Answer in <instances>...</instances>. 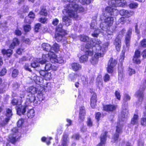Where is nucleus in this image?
Instances as JSON below:
<instances>
[{
	"label": "nucleus",
	"mask_w": 146,
	"mask_h": 146,
	"mask_svg": "<svg viewBox=\"0 0 146 146\" xmlns=\"http://www.w3.org/2000/svg\"><path fill=\"white\" fill-rule=\"evenodd\" d=\"M116 108V106L112 105H108L103 106L104 110L107 111H112Z\"/></svg>",
	"instance_id": "21"
},
{
	"label": "nucleus",
	"mask_w": 146,
	"mask_h": 146,
	"mask_svg": "<svg viewBox=\"0 0 146 146\" xmlns=\"http://www.w3.org/2000/svg\"><path fill=\"white\" fill-rule=\"evenodd\" d=\"M108 4L111 7H122L123 5L121 0H111L109 1Z\"/></svg>",
	"instance_id": "13"
},
{
	"label": "nucleus",
	"mask_w": 146,
	"mask_h": 146,
	"mask_svg": "<svg viewBox=\"0 0 146 146\" xmlns=\"http://www.w3.org/2000/svg\"><path fill=\"white\" fill-rule=\"evenodd\" d=\"M47 61V59H42V60H40L38 59L35 60L31 64V66L32 67L35 68L39 66V64L40 63L42 65L45 64Z\"/></svg>",
	"instance_id": "8"
},
{
	"label": "nucleus",
	"mask_w": 146,
	"mask_h": 146,
	"mask_svg": "<svg viewBox=\"0 0 146 146\" xmlns=\"http://www.w3.org/2000/svg\"><path fill=\"white\" fill-rule=\"evenodd\" d=\"M68 135L66 134H64L63 137L62 145L63 146H67L68 143Z\"/></svg>",
	"instance_id": "28"
},
{
	"label": "nucleus",
	"mask_w": 146,
	"mask_h": 146,
	"mask_svg": "<svg viewBox=\"0 0 146 146\" xmlns=\"http://www.w3.org/2000/svg\"><path fill=\"white\" fill-rule=\"evenodd\" d=\"M128 113V107L127 104L125 103H124L122 107L121 112L119 115V120L121 121V120L122 121L125 120L127 117Z\"/></svg>",
	"instance_id": "5"
},
{
	"label": "nucleus",
	"mask_w": 146,
	"mask_h": 146,
	"mask_svg": "<svg viewBox=\"0 0 146 146\" xmlns=\"http://www.w3.org/2000/svg\"><path fill=\"white\" fill-rule=\"evenodd\" d=\"M119 134L115 133L111 141V142L114 143L117 141L118 139Z\"/></svg>",
	"instance_id": "41"
},
{
	"label": "nucleus",
	"mask_w": 146,
	"mask_h": 146,
	"mask_svg": "<svg viewBox=\"0 0 146 146\" xmlns=\"http://www.w3.org/2000/svg\"><path fill=\"white\" fill-rule=\"evenodd\" d=\"M101 43V42L100 40L98 39H95L92 40L90 44H89V46L88 44L89 43H88L86 45L85 47L86 48H90L92 47L91 50L93 52H94L95 51H96V52H100L101 51L103 52V50L100 45Z\"/></svg>",
	"instance_id": "1"
},
{
	"label": "nucleus",
	"mask_w": 146,
	"mask_h": 146,
	"mask_svg": "<svg viewBox=\"0 0 146 146\" xmlns=\"http://www.w3.org/2000/svg\"><path fill=\"white\" fill-rule=\"evenodd\" d=\"M128 72L129 73V75L130 76L132 74H135V71L134 69L129 68Z\"/></svg>",
	"instance_id": "62"
},
{
	"label": "nucleus",
	"mask_w": 146,
	"mask_h": 146,
	"mask_svg": "<svg viewBox=\"0 0 146 146\" xmlns=\"http://www.w3.org/2000/svg\"><path fill=\"white\" fill-rule=\"evenodd\" d=\"M145 87L144 86H141L139 91L136 92L135 95L139 98V100H142L144 96L143 91L145 90Z\"/></svg>",
	"instance_id": "17"
},
{
	"label": "nucleus",
	"mask_w": 146,
	"mask_h": 146,
	"mask_svg": "<svg viewBox=\"0 0 146 146\" xmlns=\"http://www.w3.org/2000/svg\"><path fill=\"white\" fill-rule=\"evenodd\" d=\"M9 141L12 143H14L16 141V139L14 135H10L9 136Z\"/></svg>",
	"instance_id": "40"
},
{
	"label": "nucleus",
	"mask_w": 146,
	"mask_h": 146,
	"mask_svg": "<svg viewBox=\"0 0 146 146\" xmlns=\"http://www.w3.org/2000/svg\"><path fill=\"white\" fill-rule=\"evenodd\" d=\"M79 38L81 41L84 42H87L89 40V38L88 36L84 35H80L79 36Z\"/></svg>",
	"instance_id": "38"
},
{
	"label": "nucleus",
	"mask_w": 146,
	"mask_h": 146,
	"mask_svg": "<svg viewBox=\"0 0 146 146\" xmlns=\"http://www.w3.org/2000/svg\"><path fill=\"white\" fill-rule=\"evenodd\" d=\"M33 102L34 103L35 106H37L40 103V101L38 100V97H37V98H35V99Z\"/></svg>",
	"instance_id": "54"
},
{
	"label": "nucleus",
	"mask_w": 146,
	"mask_h": 146,
	"mask_svg": "<svg viewBox=\"0 0 146 146\" xmlns=\"http://www.w3.org/2000/svg\"><path fill=\"white\" fill-rule=\"evenodd\" d=\"M85 108L82 106L80 108L79 117L78 121L79 122H81L84 121L85 118Z\"/></svg>",
	"instance_id": "14"
},
{
	"label": "nucleus",
	"mask_w": 146,
	"mask_h": 146,
	"mask_svg": "<svg viewBox=\"0 0 146 146\" xmlns=\"http://www.w3.org/2000/svg\"><path fill=\"white\" fill-rule=\"evenodd\" d=\"M62 25L61 24H59L56 27V30L57 32H61L63 29H62Z\"/></svg>",
	"instance_id": "47"
},
{
	"label": "nucleus",
	"mask_w": 146,
	"mask_h": 146,
	"mask_svg": "<svg viewBox=\"0 0 146 146\" xmlns=\"http://www.w3.org/2000/svg\"><path fill=\"white\" fill-rule=\"evenodd\" d=\"M132 29L130 28L128 30L125 36V43L126 47L128 48L130 46V41L131 38V36L132 34Z\"/></svg>",
	"instance_id": "10"
},
{
	"label": "nucleus",
	"mask_w": 146,
	"mask_h": 146,
	"mask_svg": "<svg viewBox=\"0 0 146 146\" xmlns=\"http://www.w3.org/2000/svg\"><path fill=\"white\" fill-rule=\"evenodd\" d=\"M112 7L110 6L106 7L105 9V11L110 13L111 15H117L118 13V11L117 9L113 8Z\"/></svg>",
	"instance_id": "16"
},
{
	"label": "nucleus",
	"mask_w": 146,
	"mask_h": 146,
	"mask_svg": "<svg viewBox=\"0 0 146 146\" xmlns=\"http://www.w3.org/2000/svg\"><path fill=\"white\" fill-rule=\"evenodd\" d=\"M19 73L18 70L17 69H14L12 73V76L14 78L16 77L18 75Z\"/></svg>",
	"instance_id": "51"
},
{
	"label": "nucleus",
	"mask_w": 146,
	"mask_h": 146,
	"mask_svg": "<svg viewBox=\"0 0 146 146\" xmlns=\"http://www.w3.org/2000/svg\"><path fill=\"white\" fill-rule=\"evenodd\" d=\"M27 106H20L17 108V113L19 115H24L26 112Z\"/></svg>",
	"instance_id": "20"
},
{
	"label": "nucleus",
	"mask_w": 146,
	"mask_h": 146,
	"mask_svg": "<svg viewBox=\"0 0 146 146\" xmlns=\"http://www.w3.org/2000/svg\"><path fill=\"white\" fill-rule=\"evenodd\" d=\"M103 31L101 29H97L95 30L94 32L92 34V35L94 37H97L98 35L100 33H103L104 35V31H106L107 35H113V33L112 32L109 31Z\"/></svg>",
	"instance_id": "9"
},
{
	"label": "nucleus",
	"mask_w": 146,
	"mask_h": 146,
	"mask_svg": "<svg viewBox=\"0 0 146 146\" xmlns=\"http://www.w3.org/2000/svg\"><path fill=\"white\" fill-rule=\"evenodd\" d=\"M42 47L44 50L49 52L47 54L43 55V59L44 57H46L45 59L47 60L48 58H51L53 57L56 58V56L54 52L51 51V50L52 49V47L48 43H43L42 44Z\"/></svg>",
	"instance_id": "2"
},
{
	"label": "nucleus",
	"mask_w": 146,
	"mask_h": 146,
	"mask_svg": "<svg viewBox=\"0 0 146 146\" xmlns=\"http://www.w3.org/2000/svg\"><path fill=\"white\" fill-rule=\"evenodd\" d=\"M62 19L64 24L67 26L70 25L71 23V20L68 17L66 16H63Z\"/></svg>",
	"instance_id": "26"
},
{
	"label": "nucleus",
	"mask_w": 146,
	"mask_h": 146,
	"mask_svg": "<svg viewBox=\"0 0 146 146\" xmlns=\"http://www.w3.org/2000/svg\"><path fill=\"white\" fill-rule=\"evenodd\" d=\"M121 38L118 36L116 37L114 42V44L115 46L116 50L117 51L120 50L121 47Z\"/></svg>",
	"instance_id": "18"
},
{
	"label": "nucleus",
	"mask_w": 146,
	"mask_h": 146,
	"mask_svg": "<svg viewBox=\"0 0 146 146\" xmlns=\"http://www.w3.org/2000/svg\"><path fill=\"white\" fill-rule=\"evenodd\" d=\"M131 99V97L129 95L125 94L124 95V98L123 99V100L125 102H127L128 101H129Z\"/></svg>",
	"instance_id": "56"
},
{
	"label": "nucleus",
	"mask_w": 146,
	"mask_h": 146,
	"mask_svg": "<svg viewBox=\"0 0 146 146\" xmlns=\"http://www.w3.org/2000/svg\"><path fill=\"white\" fill-rule=\"evenodd\" d=\"M138 4L136 3H132L129 5V6L130 8L131 9L136 8L138 7Z\"/></svg>",
	"instance_id": "49"
},
{
	"label": "nucleus",
	"mask_w": 146,
	"mask_h": 146,
	"mask_svg": "<svg viewBox=\"0 0 146 146\" xmlns=\"http://www.w3.org/2000/svg\"><path fill=\"white\" fill-rule=\"evenodd\" d=\"M78 76L77 74H72L70 75L69 77L72 81L75 80Z\"/></svg>",
	"instance_id": "44"
},
{
	"label": "nucleus",
	"mask_w": 146,
	"mask_h": 146,
	"mask_svg": "<svg viewBox=\"0 0 146 146\" xmlns=\"http://www.w3.org/2000/svg\"><path fill=\"white\" fill-rule=\"evenodd\" d=\"M55 38L57 42H60L62 40V35L61 34L56 32L55 35Z\"/></svg>",
	"instance_id": "34"
},
{
	"label": "nucleus",
	"mask_w": 146,
	"mask_h": 146,
	"mask_svg": "<svg viewBox=\"0 0 146 146\" xmlns=\"http://www.w3.org/2000/svg\"><path fill=\"white\" fill-rule=\"evenodd\" d=\"M46 80H49L52 78L51 74L50 72H48L47 71L44 77Z\"/></svg>",
	"instance_id": "46"
},
{
	"label": "nucleus",
	"mask_w": 146,
	"mask_h": 146,
	"mask_svg": "<svg viewBox=\"0 0 146 146\" xmlns=\"http://www.w3.org/2000/svg\"><path fill=\"white\" fill-rule=\"evenodd\" d=\"M101 116V114L100 112H98L96 113V118L97 119V121H98L100 120Z\"/></svg>",
	"instance_id": "64"
},
{
	"label": "nucleus",
	"mask_w": 146,
	"mask_h": 146,
	"mask_svg": "<svg viewBox=\"0 0 146 146\" xmlns=\"http://www.w3.org/2000/svg\"><path fill=\"white\" fill-rule=\"evenodd\" d=\"M38 21L42 23H45L47 19L44 17H42L39 18Z\"/></svg>",
	"instance_id": "61"
},
{
	"label": "nucleus",
	"mask_w": 146,
	"mask_h": 146,
	"mask_svg": "<svg viewBox=\"0 0 146 146\" xmlns=\"http://www.w3.org/2000/svg\"><path fill=\"white\" fill-rule=\"evenodd\" d=\"M20 86V85L17 82H14L13 85V90H17Z\"/></svg>",
	"instance_id": "50"
},
{
	"label": "nucleus",
	"mask_w": 146,
	"mask_h": 146,
	"mask_svg": "<svg viewBox=\"0 0 146 146\" xmlns=\"http://www.w3.org/2000/svg\"><path fill=\"white\" fill-rule=\"evenodd\" d=\"M94 52L95 53L94 56L92 57L90 60L91 63L93 65L97 63L98 59L99 57H102L103 56V55L101 54V52H96V51Z\"/></svg>",
	"instance_id": "12"
},
{
	"label": "nucleus",
	"mask_w": 146,
	"mask_h": 146,
	"mask_svg": "<svg viewBox=\"0 0 146 146\" xmlns=\"http://www.w3.org/2000/svg\"><path fill=\"white\" fill-rule=\"evenodd\" d=\"M117 61L112 58H111L108 63L107 68V71L109 73H112L113 71V68L116 65Z\"/></svg>",
	"instance_id": "7"
},
{
	"label": "nucleus",
	"mask_w": 146,
	"mask_h": 146,
	"mask_svg": "<svg viewBox=\"0 0 146 146\" xmlns=\"http://www.w3.org/2000/svg\"><path fill=\"white\" fill-rule=\"evenodd\" d=\"M40 14L41 15L44 16H46L47 15V10L45 7H43L41 9L40 12Z\"/></svg>",
	"instance_id": "42"
},
{
	"label": "nucleus",
	"mask_w": 146,
	"mask_h": 146,
	"mask_svg": "<svg viewBox=\"0 0 146 146\" xmlns=\"http://www.w3.org/2000/svg\"><path fill=\"white\" fill-rule=\"evenodd\" d=\"M35 115V111L33 109H31L28 111L27 115L29 118H32Z\"/></svg>",
	"instance_id": "32"
},
{
	"label": "nucleus",
	"mask_w": 146,
	"mask_h": 146,
	"mask_svg": "<svg viewBox=\"0 0 146 146\" xmlns=\"http://www.w3.org/2000/svg\"><path fill=\"white\" fill-rule=\"evenodd\" d=\"M52 139V137H50L49 138H46L45 137H43L42 138V141H46L47 145H49L50 143V142L49 140Z\"/></svg>",
	"instance_id": "43"
},
{
	"label": "nucleus",
	"mask_w": 146,
	"mask_h": 146,
	"mask_svg": "<svg viewBox=\"0 0 146 146\" xmlns=\"http://www.w3.org/2000/svg\"><path fill=\"white\" fill-rule=\"evenodd\" d=\"M140 44L141 46L143 47H146V39H143L140 42Z\"/></svg>",
	"instance_id": "57"
},
{
	"label": "nucleus",
	"mask_w": 146,
	"mask_h": 146,
	"mask_svg": "<svg viewBox=\"0 0 146 146\" xmlns=\"http://www.w3.org/2000/svg\"><path fill=\"white\" fill-rule=\"evenodd\" d=\"M103 79L104 82H107L110 80V76L108 74H106Z\"/></svg>",
	"instance_id": "59"
},
{
	"label": "nucleus",
	"mask_w": 146,
	"mask_h": 146,
	"mask_svg": "<svg viewBox=\"0 0 146 146\" xmlns=\"http://www.w3.org/2000/svg\"><path fill=\"white\" fill-rule=\"evenodd\" d=\"M80 3L83 5L89 4L91 2V0H79Z\"/></svg>",
	"instance_id": "48"
},
{
	"label": "nucleus",
	"mask_w": 146,
	"mask_h": 146,
	"mask_svg": "<svg viewBox=\"0 0 146 146\" xmlns=\"http://www.w3.org/2000/svg\"><path fill=\"white\" fill-rule=\"evenodd\" d=\"M29 17H26L24 20V22L25 23L30 24L31 23V21H30L29 18H34L35 17V15L33 12H30L28 15Z\"/></svg>",
	"instance_id": "27"
},
{
	"label": "nucleus",
	"mask_w": 146,
	"mask_h": 146,
	"mask_svg": "<svg viewBox=\"0 0 146 146\" xmlns=\"http://www.w3.org/2000/svg\"><path fill=\"white\" fill-rule=\"evenodd\" d=\"M140 53L139 50H137L135 52V55L133 58V62L137 64H139L140 63L141 61L139 59L140 57Z\"/></svg>",
	"instance_id": "19"
},
{
	"label": "nucleus",
	"mask_w": 146,
	"mask_h": 146,
	"mask_svg": "<svg viewBox=\"0 0 146 146\" xmlns=\"http://www.w3.org/2000/svg\"><path fill=\"white\" fill-rule=\"evenodd\" d=\"M60 46L57 43L55 42L52 47V49L56 52H57L60 50Z\"/></svg>",
	"instance_id": "33"
},
{
	"label": "nucleus",
	"mask_w": 146,
	"mask_h": 146,
	"mask_svg": "<svg viewBox=\"0 0 146 146\" xmlns=\"http://www.w3.org/2000/svg\"><path fill=\"white\" fill-rule=\"evenodd\" d=\"M20 43L19 40L16 38H14L12 41V42L10 46V48L11 49H14L15 46L18 45Z\"/></svg>",
	"instance_id": "25"
},
{
	"label": "nucleus",
	"mask_w": 146,
	"mask_h": 146,
	"mask_svg": "<svg viewBox=\"0 0 146 146\" xmlns=\"http://www.w3.org/2000/svg\"><path fill=\"white\" fill-rule=\"evenodd\" d=\"M141 123L142 125L145 126H146V118H142L141 119Z\"/></svg>",
	"instance_id": "60"
},
{
	"label": "nucleus",
	"mask_w": 146,
	"mask_h": 146,
	"mask_svg": "<svg viewBox=\"0 0 146 146\" xmlns=\"http://www.w3.org/2000/svg\"><path fill=\"white\" fill-rule=\"evenodd\" d=\"M119 13L121 15H127L128 16H129L130 15V13L129 11L124 9L121 10Z\"/></svg>",
	"instance_id": "39"
},
{
	"label": "nucleus",
	"mask_w": 146,
	"mask_h": 146,
	"mask_svg": "<svg viewBox=\"0 0 146 146\" xmlns=\"http://www.w3.org/2000/svg\"><path fill=\"white\" fill-rule=\"evenodd\" d=\"M87 125L88 126L91 127L92 126V122L90 118H88L87 121Z\"/></svg>",
	"instance_id": "55"
},
{
	"label": "nucleus",
	"mask_w": 146,
	"mask_h": 146,
	"mask_svg": "<svg viewBox=\"0 0 146 146\" xmlns=\"http://www.w3.org/2000/svg\"><path fill=\"white\" fill-rule=\"evenodd\" d=\"M107 133L108 132L106 131L102 134L100 137V142L97 146H103L105 145L106 141Z\"/></svg>",
	"instance_id": "15"
},
{
	"label": "nucleus",
	"mask_w": 146,
	"mask_h": 146,
	"mask_svg": "<svg viewBox=\"0 0 146 146\" xmlns=\"http://www.w3.org/2000/svg\"><path fill=\"white\" fill-rule=\"evenodd\" d=\"M12 115L11 110L9 109H7L6 110V116L9 117H10Z\"/></svg>",
	"instance_id": "45"
},
{
	"label": "nucleus",
	"mask_w": 146,
	"mask_h": 146,
	"mask_svg": "<svg viewBox=\"0 0 146 146\" xmlns=\"http://www.w3.org/2000/svg\"><path fill=\"white\" fill-rule=\"evenodd\" d=\"M96 84L98 87L100 88L102 86L103 82L102 76L101 75L98 76L96 79Z\"/></svg>",
	"instance_id": "29"
},
{
	"label": "nucleus",
	"mask_w": 146,
	"mask_h": 146,
	"mask_svg": "<svg viewBox=\"0 0 146 146\" xmlns=\"http://www.w3.org/2000/svg\"><path fill=\"white\" fill-rule=\"evenodd\" d=\"M27 90V92L31 93V94H34L37 92V89L33 86H31L29 87Z\"/></svg>",
	"instance_id": "31"
},
{
	"label": "nucleus",
	"mask_w": 146,
	"mask_h": 146,
	"mask_svg": "<svg viewBox=\"0 0 146 146\" xmlns=\"http://www.w3.org/2000/svg\"><path fill=\"white\" fill-rule=\"evenodd\" d=\"M125 50H123L121 52L122 55L120 56L119 61L121 62H122L124 58V54L125 53Z\"/></svg>",
	"instance_id": "53"
},
{
	"label": "nucleus",
	"mask_w": 146,
	"mask_h": 146,
	"mask_svg": "<svg viewBox=\"0 0 146 146\" xmlns=\"http://www.w3.org/2000/svg\"><path fill=\"white\" fill-rule=\"evenodd\" d=\"M122 121L121 120V121L119 120V122L117 123V125L116 126L115 133L119 134L122 132Z\"/></svg>",
	"instance_id": "23"
},
{
	"label": "nucleus",
	"mask_w": 146,
	"mask_h": 146,
	"mask_svg": "<svg viewBox=\"0 0 146 146\" xmlns=\"http://www.w3.org/2000/svg\"><path fill=\"white\" fill-rule=\"evenodd\" d=\"M55 56H56V58H54V57H53V58H48V59L51 60L52 59H54L55 60V62H56L59 63H62L63 62V60L62 59V58H57L56 56L55 55Z\"/></svg>",
	"instance_id": "35"
},
{
	"label": "nucleus",
	"mask_w": 146,
	"mask_h": 146,
	"mask_svg": "<svg viewBox=\"0 0 146 146\" xmlns=\"http://www.w3.org/2000/svg\"><path fill=\"white\" fill-rule=\"evenodd\" d=\"M67 1L70 3L67 5H70V6L72 7V8H75L76 9H78L79 11H84V8L81 6H79L77 3L80 1L79 0H67Z\"/></svg>",
	"instance_id": "6"
},
{
	"label": "nucleus",
	"mask_w": 146,
	"mask_h": 146,
	"mask_svg": "<svg viewBox=\"0 0 146 146\" xmlns=\"http://www.w3.org/2000/svg\"><path fill=\"white\" fill-rule=\"evenodd\" d=\"M96 98V95L95 93L93 94L91 98L90 105L92 108H94L96 105L97 100Z\"/></svg>",
	"instance_id": "22"
},
{
	"label": "nucleus",
	"mask_w": 146,
	"mask_h": 146,
	"mask_svg": "<svg viewBox=\"0 0 146 146\" xmlns=\"http://www.w3.org/2000/svg\"><path fill=\"white\" fill-rule=\"evenodd\" d=\"M118 70V78L121 79L123 76V71L121 66H119Z\"/></svg>",
	"instance_id": "37"
},
{
	"label": "nucleus",
	"mask_w": 146,
	"mask_h": 146,
	"mask_svg": "<svg viewBox=\"0 0 146 146\" xmlns=\"http://www.w3.org/2000/svg\"><path fill=\"white\" fill-rule=\"evenodd\" d=\"M52 65L50 63H47L45 65L44 68L45 70H50L51 69Z\"/></svg>",
	"instance_id": "52"
},
{
	"label": "nucleus",
	"mask_w": 146,
	"mask_h": 146,
	"mask_svg": "<svg viewBox=\"0 0 146 146\" xmlns=\"http://www.w3.org/2000/svg\"><path fill=\"white\" fill-rule=\"evenodd\" d=\"M138 115L134 114L133 117L131 119V124L133 125H136L138 123Z\"/></svg>",
	"instance_id": "30"
},
{
	"label": "nucleus",
	"mask_w": 146,
	"mask_h": 146,
	"mask_svg": "<svg viewBox=\"0 0 146 146\" xmlns=\"http://www.w3.org/2000/svg\"><path fill=\"white\" fill-rule=\"evenodd\" d=\"M36 97L33 94H30L29 95V97L27 98V101H29L31 103L33 102V101L35 99Z\"/></svg>",
	"instance_id": "36"
},
{
	"label": "nucleus",
	"mask_w": 146,
	"mask_h": 146,
	"mask_svg": "<svg viewBox=\"0 0 146 146\" xmlns=\"http://www.w3.org/2000/svg\"><path fill=\"white\" fill-rule=\"evenodd\" d=\"M24 29L25 32H28L31 29V26L30 25H26L24 26Z\"/></svg>",
	"instance_id": "58"
},
{
	"label": "nucleus",
	"mask_w": 146,
	"mask_h": 146,
	"mask_svg": "<svg viewBox=\"0 0 146 146\" xmlns=\"http://www.w3.org/2000/svg\"><path fill=\"white\" fill-rule=\"evenodd\" d=\"M24 120L23 119L19 120L17 122V125L18 127H20L23 124Z\"/></svg>",
	"instance_id": "63"
},
{
	"label": "nucleus",
	"mask_w": 146,
	"mask_h": 146,
	"mask_svg": "<svg viewBox=\"0 0 146 146\" xmlns=\"http://www.w3.org/2000/svg\"><path fill=\"white\" fill-rule=\"evenodd\" d=\"M65 12L67 13L68 15L70 17H73L74 18H76L78 16L77 15V12H80L79 11L78 9H76L72 8V7L70 6V5H67L65 9L63 11V13Z\"/></svg>",
	"instance_id": "3"
},
{
	"label": "nucleus",
	"mask_w": 146,
	"mask_h": 146,
	"mask_svg": "<svg viewBox=\"0 0 146 146\" xmlns=\"http://www.w3.org/2000/svg\"><path fill=\"white\" fill-rule=\"evenodd\" d=\"M113 17H108L104 19V23H100V27L103 31H106L108 27L111 26L113 22Z\"/></svg>",
	"instance_id": "4"
},
{
	"label": "nucleus",
	"mask_w": 146,
	"mask_h": 146,
	"mask_svg": "<svg viewBox=\"0 0 146 146\" xmlns=\"http://www.w3.org/2000/svg\"><path fill=\"white\" fill-rule=\"evenodd\" d=\"M93 54V52L90 50H87L86 52L85 55H83L81 56L79 59V61L81 63H83L84 62H86L87 61L88 59V56H91Z\"/></svg>",
	"instance_id": "11"
},
{
	"label": "nucleus",
	"mask_w": 146,
	"mask_h": 146,
	"mask_svg": "<svg viewBox=\"0 0 146 146\" xmlns=\"http://www.w3.org/2000/svg\"><path fill=\"white\" fill-rule=\"evenodd\" d=\"M71 67L72 69L74 71H76L81 69L82 66L78 63H74L71 64Z\"/></svg>",
	"instance_id": "24"
}]
</instances>
